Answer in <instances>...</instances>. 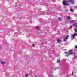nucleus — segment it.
I'll return each instance as SVG.
<instances>
[{
	"label": "nucleus",
	"instance_id": "f257e3e1",
	"mask_svg": "<svg viewBox=\"0 0 77 77\" xmlns=\"http://www.w3.org/2000/svg\"><path fill=\"white\" fill-rule=\"evenodd\" d=\"M66 2H67V3H71V4H74L75 2L73 1V0H69L68 1L64 0L63 1V5H67V6H69V4L66 3Z\"/></svg>",
	"mask_w": 77,
	"mask_h": 77
},
{
	"label": "nucleus",
	"instance_id": "f03ea898",
	"mask_svg": "<svg viewBox=\"0 0 77 77\" xmlns=\"http://www.w3.org/2000/svg\"><path fill=\"white\" fill-rule=\"evenodd\" d=\"M77 36V33L75 32L72 35L71 38H75V36Z\"/></svg>",
	"mask_w": 77,
	"mask_h": 77
},
{
	"label": "nucleus",
	"instance_id": "7ed1b4c3",
	"mask_svg": "<svg viewBox=\"0 0 77 77\" xmlns=\"http://www.w3.org/2000/svg\"><path fill=\"white\" fill-rule=\"evenodd\" d=\"M72 51H73V50H69L68 51V53H69V52H70L69 53V54L70 55H72V54H73V52H72Z\"/></svg>",
	"mask_w": 77,
	"mask_h": 77
},
{
	"label": "nucleus",
	"instance_id": "20e7f679",
	"mask_svg": "<svg viewBox=\"0 0 77 77\" xmlns=\"http://www.w3.org/2000/svg\"><path fill=\"white\" fill-rule=\"evenodd\" d=\"M68 38H69V35H67L66 38H63V41H66L68 39Z\"/></svg>",
	"mask_w": 77,
	"mask_h": 77
},
{
	"label": "nucleus",
	"instance_id": "39448f33",
	"mask_svg": "<svg viewBox=\"0 0 77 77\" xmlns=\"http://www.w3.org/2000/svg\"><path fill=\"white\" fill-rule=\"evenodd\" d=\"M25 77H27L29 76V75L27 73H26L25 75Z\"/></svg>",
	"mask_w": 77,
	"mask_h": 77
},
{
	"label": "nucleus",
	"instance_id": "423d86ee",
	"mask_svg": "<svg viewBox=\"0 0 77 77\" xmlns=\"http://www.w3.org/2000/svg\"><path fill=\"white\" fill-rule=\"evenodd\" d=\"M67 20H69L71 19V17L69 16H67Z\"/></svg>",
	"mask_w": 77,
	"mask_h": 77
},
{
	"label": "nucleus",
	"instance_id": "0eeeda50",
	"mask_svg": "<svg viewBox=\"0 0 77 77\" xmlns=\"http://www.w3.org/2000/svg\"><path fill=\"white\" fill-rule=\"evenodd\" d=\"M0 62H1L2 65H5V62H3L2 61H1Z\"/></svg>",
	"mask_w": 77,
	"mask_h": 77
},
{
	"label": "nucleus",
	"instance_id": "6e6552de",
	"mask_svg": "<svg viewBox=\"0 0 77 77\" xmlns=\"http://www.w3.org/2000/svg\"><path fill=\"white\" fill-rule=\"evenodd\" d=\"M75 22V21L73 20H71L70 21V23H74Z\"/></svg>",
	"mask_w": 77,
	"mask_h": 77
},
{
	"label": "nucleus",
	"instance_id": "1a4fd4ad",
	"mask_svg": "<svg viewBox=\"0 0 77 77\" xmlns=\"http://www.w3.org/2000/svg\"><path fill=\"white\" fill-rule=\"evenodd\" d=\"M58 20H59V21H61L62 20V19L61 18L58 17Z\"/></svg>",
	"mask_w": 77,
	"mask_h": 77
},
{
	"label": "nucleus",
	"instance_id": "9d476101",
	"mask_svg": "<svg viewBox=\"0 0 77 77\" xmlns=\"http://www.w3.org/2000/svg\"><path fill=\"white\" fill-rule=\"evenodd\" d=\"M59 62H60V60L59 59L57 60V63H59Z\"/></svg>",
	"mask_w": 77,
	"mask_h": 77
},
{
	"label": "nucleus",
	"instance_id": "9b49d317",
	"mask_svg": "<svg viewBox=\"0 0 77 77\" xmlns=\"http://www.w3.org/2000/svg\"><path fill=\"white\" fill-rule=\"evenodd\" d=\"M57 42H61V41H60V40L59 39H58L57 40Z\"/></svg>",
	"mask_w": 77,
	"mask_h": 77
},
{
	"label": "nucleus",
	"instance_id": "f8f14e48",
	"mask_svg": "<svg viewBox=\"0 0 77 77\" xmlns=\"http://www.w3.org/2000/svg\"><path fill=\"white\" fill-rule=\"evenodd\" d=\"M36 28L37 29H38V30H39V27L38 26L36 27Z\"/></svg>",
	"mask_w": 77,
	"mask_h": 77
},
{
	"label": "nucleus",
	"instance_id": "ddd939ff",
	"mask_svg": "<svg viewBox=\"0 0 77 77\" xmlns=\"http://www.w3.org/2000/svg\"><path fill=\"white\" fill-rule=\"evenodd\" d=\"M77 56H75V55H74V57H73V59H76V58H77Z\"/></svg>",
	"mask_w": 77,
	"mask_h": 77
},
{
	"label": "nucleus",
	"instance_id": "4468645a",
	"mask_svg": "<svg viewBox=\"0 0 77 77\" xmlns=\"http://www.w3.org/2000/svg\"><path fill=\"white\" fill-rule=\"evenodd\" d=\"M70 11H71V12H74V10H73L72 9H70Z\"/></svg>",
	"mask_w": 77,
	"mask_h": 77
},
{
	"label": "nucleus",
	"instance_id": "2eb2a0df",
	"mask_svg": "<svg viewBox=\"0 0 77 77\" xmlns=\"http://www.w3.org/2000/svg\"><path fill=\"white\" fill-rule=\"evenodd\" d=\"M74 30H75V32H77V29L75 28Z\"/></svg>",
	"mask_w": 77,
	"mask_h": 77
},
{
	"label": "nucleus",
	"instance_id": "dca6fc26",
	"mask_svg": "<svg viewBox=\"0 0 77 77\" xmlns=\"http://www.w3.org/2000/svg\"><path fill=\"white\" fill-rule=\"evenodd\" d=\"M76 23H75V24H73V25H72V26H75L76 25Z\"/></svg>",
	"mask_w": 77,
	"mask_h": 77
},
{
	"label": "nucleus",
	"instance_id": "f3484780",
	"mask_svg": "<svg viewBox=\"0 0 77 77\" xmlns=\"http://www.w3.org/2000/svg\"><path fill=\"white\" fill-rule=\"evenodd\" d=\"M72 27V25H71L70 26V28H69V29H71Z\"/></svg>",
	"mask_w": 77,
	"mask_h": 77
},
{
	"label": "nucleus",
	"instance_id": "a211bd4d",
	"mask_svg": "<svg viewBox=\"0 0 77 77\" xmlns=\"http://www.w3.org/2000/svg\"><path fill=\"white\" fill-rule=\"evenodd\" d=\"M65 54H66V53H67V54H69V53H68V52H65L64 53Z\"/></svg>",
	"mask_w": 77,
	"mask_h": 77
},
{
	"label": "nucleus",
	"instance_id": "6ab92c4d",
	"mask_svg": "<svg viewBox=\"0 0 77 77\" xmlns=\"http://www.w3.org/2000/svg\"><path fill=\"white\" fill-rule=\"evenodd\" d=\"M75 48H77V46L76 45L75 47Z\"/></svg>",
	"mask_w": 77,
	"mask_h": 77
},
{
	"label": "nucleus",
	"instance_id": "aec40b11",
	"mask_svg": "<svg viewBox=\"0 0 77 77\" xmlns=\"http://www.w3.org/2000/svg\"><path fill=\"white\" fill-rule=\"evenodd\" d=\"M72 75H73V73H74V72H73V71H72Z\"/></svg>",
	"mask_w": 77,
	"mask_h": 77
},
{
	"label": "nucleus",
	"instance_id": "412c9836",
	"mask_svg": "<svg viewBox=\"0 0 77 77\" xmlns=\"http://www.w3.org/2000/svg\"><path fill=\"white\" fill-rule=\"evenodd\" d=\"M75 26H76V27H77V23H76V24Z\"/></svg>",
	"mask_w": 77,
	"mask_h": 77
},
{
	"label": "nucleus",
	"instance_id": "4be33fe9",
	"mask_svg": "<svg viewBox=\"0 0 77 77\" xmlns=\"http://www.w3.org/2000/svg\"><path fill=\"white\" fill-rule=\"evenodd\" d=\"M34 46H35V45H33V47H34Z\"/></svg>",
	"mask_w": 77,
	"mask_h": 77
},
{
	"label": "nucleus",
	"instance_id": "5701e85b",
	"mask_svg": "<svg viewBox=\"0 0 77 77\" xmlns=\"http://www.w3.org/2000/svg\"><path fill=\"white\" fill-rule=\"evenodd\" d=\"M76 8H77V6H76Z\"/></svg>",
	"mask_w": 77,
	"mask_h": 77
}]
</instances>
